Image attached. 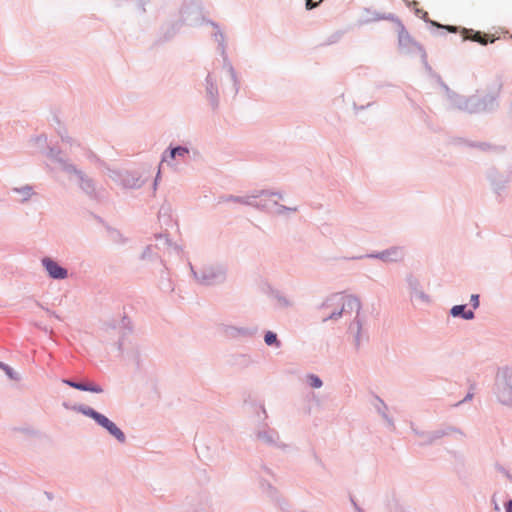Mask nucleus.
<instances>
[{"instance_id":"obj_13","label":"nucleus","mask_w":512,"mask_h":512,"mask_svg":"<svg viewBox=\"0 0 512 512\" xmlns=\"http://www.w3.org/2000/svg\"><path fill=\"white\" fill-rule=\"evenodd\" d=\"M323 0H306V8L308 10L315 8Z\"/></svg>"},{"instance_id":"obj_5","label":"nucleus","mask_w":512,"mask_h":512,"mask_svg":"<svg viewBox=\"0 0 512 512\" xmlns=\"http://www.w3.org/2000/svg\"><path fill=\"white\" fill-rule=\"evenodd\" d=\"M378 257L384 261H398L402 259L403 253L400 248L394 247L380 253Z\"/></svg>"},{"instance_id":"obj_3","label":"nucleus","mask_w":512,"mask_h":512,"mask_svg":"<svg viewBox=\"0 0 512 512\" xmlns=\"http://www.w3.org/2000/svg\"><path fill=\"white\" fill-rule=\"evenodd\" d=\"M44 267L48 274L54 279H64L67 276V271L60 267L56 262L50 258H44L42 260Z\"/></svg>"},{"instance_id":"obj_14","label":"nucleus","mask_w":512,"mask_h":512,"mask_svg":"<svg viewBox=\"0 0 512 512\" xmlns=\"http://www.w3.org/2000/svg\"><path fill=\"white\" fill-rule=\"evenodd\" d=\"M471 301H472L473 307L476 309L479 306V296L477 294H473L471 296Z\"/></svg>"},{"instance_id":"obj_1","label":"nucleus","mask_w":512,"mask_h":512,"mask_svg":"<svg viewBox=\"0 0 512 512\" xmlns=\"http://www.w3.org/2000/svg\"><path fill=\"white\" fill-rule=\"evenodd\" d=\"M80 411L84 415L93 418L100 426L105 428L117 440H119L120 442L125 441L124 433L112 421H110L106 416L96 412L95 410H93L92 408H89V407H83L80 409Z\"/></svg>"},{"instance_id":"obj_7","label":"nucleus","mask_w":512,"mask_h":512,"mask_svg":"<svg viewBox=\"0 0 512 512\" xmlns=\"http://www.w3.org/2000/svg\"><path fill=\"white\" fill-rule=\"evenodd\" d=\"M463 38L464 39H471L473 41L479 42L482 45L487 44V39L481 35L480 32H475L472 36L469 35V30L463 29Z\"/></svg>"},{"instance_id":"obj_8","label":"nucleus","mask_w":512,"mask_h":512,"mask_svg":"<svg viewBox=\"0 0 512 512\" xmlns=\"http://www.w3.org/2000/svg\"><path fill=\"white\" fill-rule=\"evenodd\" d=\"M499 399L505 404L512 405V386L501 391Z\"/></svg>"},{"instance_id":"obj_12","label":"nucleus","mask_w":512,"mask_h":512,"mask_svg":"<svg viewBox=\"0 0 512 512\" xmlns=\"http://www.w3.org/2000/svg\"><path fill=\"white\" fill-rule=\"evenodd\" d=\"M265 342L267 345H272L274 343H278L276 334L273 332H267L265 335Z\"/></svg>"},{"instance_id":"obj_9","label":"nucleus","mask_w":512,"mask_h":512,"mask_svg":"<svg viewBox=\"0 0 512 512\" xmlns=\"http://www.w3.org/2000/svg\"><path fill=\"white\" fill-rule=\"evenodd\" d=\"M188 153V150L186 148H183V147H176V148H173L171 151H170V157L171 159L175 158L176 156H184Z\"/></svg>"},{"instance_id":"obj_15","label":"nucleus","mask_w":512,"mask_h":512,"mask_svg":"<svg viewBox=\"0 0 512 512\" xmlns=\"http://www.w3.org/2000/svg\"><path fill=\"white\" fill-rule=\"evenodd\" d=\"M404 40H409V36L406 33H401L399 36V42L402 44Z\"/></svg>"},{"instance_id":"obj_4","label":"nucleus","mask_w":512,"mask_h":512,"mask_svg":"<svg viewBox=\"0 0 512 512\" xmlns=\"http://www.w3.org/2000/svg\"><path fill=\"white\" fill-rule=\"evenodd\" d=\"M64 383H66L70 387H73L75 389L82 390V391H90V392H95V393H101L103 391V389L100 386L95 385L93 383H77V382H73L70 380H65Z\"/></svg>"},{"instance_id":"obj_16","label":"nucleus","mask_w":512,"mask_h":512,"mask_svg":"<svg viewBox=\"0 0 512 512\" xmlns=\"http://www.w3.org/2000/svg\"><path fill=\"white\" fill-rule=\"evenodd\" d=\"M507 512H512V501H510L507 505Z\"/></svg>"},{"instance_id":"obj_2","label":"nucleus","mask_w":512,"mask_h":512,"mask_svg":"<svg viewBox=\"0 0 512 512\" xmlns=\"http://www.w3.org/2000/svg\"><path fill=\"white\" fill-rule=\"evenodd\" d=\"M330 303H326V307L330 306H337L340 307V310L337 313H332L328 317H325L324 320H327L328 318L333 319L335 317H338L342 314L344 311L345 305H348L351 309L355 308L356 310L359 309V302L357 299L351 297V296H345V295H335L331 299H329Z\"/></svg>"},{"instance_id":"obj_17","label":"nucleus","mask_w":512,"mask_h":512,"mask_svg":"<svg viewBox=\"0 0 512 512\" xmlns=\"http://www.w3.org/2000/svg\"><path fill=\"white\" fill-rule=\"evenodd\" d=\"M449 30L450 31H455V28L454 27H450Z\"/></svg>"},{"instance_id":"obj_6","label":"nucleus","mask_w":512,"mask_h":512,"mask_svg":"<svg viewBox=\"0 0 512 512\" xmlns=\"http://www.w3.org/2000/svg\"><path fill=\"white\" fill-rule=\"evenodd\" d=\"M451 314L454 317L461 316L462 318H464L466 320H470V319H472L474 317L473 311L466 310V306L465 305H456V306L452 307Z\"/></svg>"},{"instance_id":"obj_10","label":"nucleus","mask_w":512,"mask_h":512,"mask_svg":"<svg viewBox=\"0 0 512 512\" xmlns=\"http://www.w3.org/2000/svg\"><path fill=\"white\" fill-rule=\"evenodd\" d=\"M0 369H2L10 379H16V375L11 367L0 362Z\"/></svg>"},{"instance_id":"obj_11","label":"nucleus","mask_w":512,"mask_h":512,"mask_svg":"<svg viewBox=\"0 0 512 512\" xmlns=\"http://www.w3.org/2000/svg\"><path fill=\"white\" fill-rule=\"evenodd\" d=\"M308 381L313 388H320L322 386V381L315 375H310Z\"/></svg>"}]
</instances>
